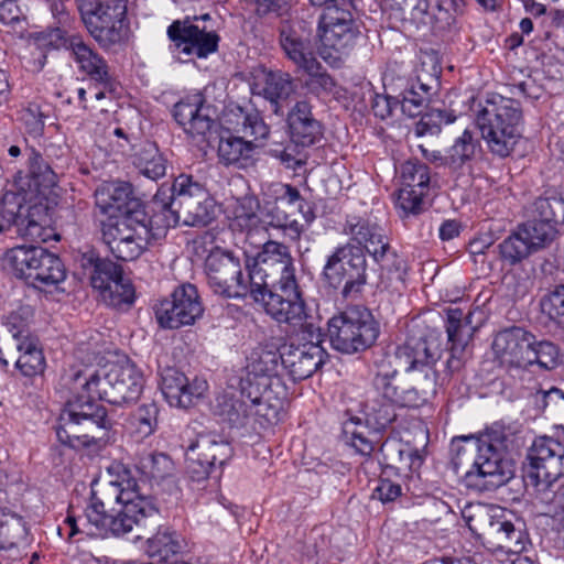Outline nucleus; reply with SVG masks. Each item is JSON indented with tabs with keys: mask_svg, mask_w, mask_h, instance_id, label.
<instances>
[{
	"mask_svg": "<svg viewBox=\"0 0 564 564\" xmlns=\"http://www.w3.org/2000/svg\"><path fill=\"white\" fill-rule=\"evenodd\" d=\"M73 397L59 414L56 435L70 447L88 446L111 427V420L98 400L116 405L135 402L144 388L142 371L129 359L98 371L73 373L68 382Z\"/></svg>",
	"mask_w": 564,
	"mask_h": 564,
	"instance_id": "f257e3e1",
	"label": "nucleus"
},
{
	"mask_svg": "<svg viewBox=\"0 0 564 564\" xmlns=\"http://www.w3.org/2000/svg\"><path fill=\"white\" fill-rule=\"evenodd\" d=\"M110 479L91 488V497L85 509V522L79 528L77 519L67 516L64 524L70 540L78 533L106 538L123 535L137 528L142 531L148 521L158 517L153 499L142 492V487L131 470L121 464L108 469Z\"/></svg>",
	"mask_w": 564,
	"mask_h": 564,
	"instance_id": "f03ea898",
	"label": "nucleus"
},
{
	"mask_svg": "<svg viewBox=\"0 0 564 564\" xmlns=\"http://www.w3.org/2000/svg\"><path fill=\"white\" fill-rule=\"evenodd\" d=\"M246 270L253 285V301L261 303L268 315L274 321H299L305 304L286 246L267 241Z\"/></svg>",
	"mask_w": 564,
	"mask_h": 564,
	"instance_id": "7ed1b4c3",
	"label": "nucleus"
},
{
	"mask_svg": "<svg viewBox=\"0 0 564 564\" xmlns=\"http://www.w3.org/2000/svg\"><path fill=\"white\" fill-rule=\"evenodd\" d=\"M152 208L159 236H165L180 223L200 227L210 224L215 217V204L207 189L187 174L178 175L171 188L161 187L154 195Z\"/></svg>",
	"mask_w": 564,
	"mask_h": 564,
	"instance_id": "20e7f679",
	"label": "nucleus"
},
{
	"mask_svg": "<svg viewBox=\"0 0 564 564\" xmlns=\"http://www.w3.org/2000/svg\"><path fill=\"white\" fill-rule=\"evenodd\" d=\"M507 437L500 430H491L478 438H464L458 447L455 465L469 466L465 473L468 487L494 490L508 482L514 466L505 457Z\"/></svg>",
	"mask_w": 564,
	"mask_h": 564,
	"instance_id": "39448f33",
	"label": "nucleus"
},
{
	"mask_svg": "<svg viewBox=\"0 0 564 564\" xmlns=\"http://www.w3.org/2000/svg\"><path fill=\"white\" fill-rule=\"evenodd\" d=\"M56 183L57 176L51 166L37 151L30 149L26 172L19 171L15 176V184L23 197L14 193H6L0 199V232L14 227L17 235L21 237L30 239L39 237L41 226L23 214L22 200L46 197Z\"/></svg>",
	"mask_w": 564,
	"mask_h": 564,
	"instance_id": "423d86ee",
	"label": "nucleus"
},
{
	"mask_svg": "<svg viewBox=\"0 0 564 564\" xmlns=\"http://www.w3.org/2000/svg\"><path fill=\"white\" fill-rule=\"evenodd\" d=\"M276 322L297 329L296 335L281 347L282 368L288 370L294 381L311 377L328 357L322 347L323 333L318 318L303 306L299 321Z\"/></svg>",
	"mask_w": 564,
	"mask_h": 564,
	"instance_id": "0eeeda50",
	"label": "nucleus"
},
{
	"mask_svg": "<svg viewBox=\"0 0 564 564\" xmlns=\"http://www.w3.org/2000/svg\"><path fill=\"white\" fill-rule=\"evenodd\" d=\"M440 358L438 347L422 362L414 373L416 384L399 391L394 388V395L384 400L379 398H367L364 403V411L368 422H372L379 429L387 427L395 420V405L405 408H419L429 402L436 393V371L434 365Z\"/></svg>",
	"mask_w": 564,
	"mask_h": 564,
	"instance_id": "6e6552de",
	"label": "nucleus"
},
{
	"mask_svg": "<svg viewBox=\"0 0 564 564\" xmlns=\"http://www.w3.org/2000/svg\"><path fill=\"white\" fill-rule=\"evenodd\" d=\"M476 121L492 154L506 158L513 151L521 134L522 111L519 101L495 96L486 101Z\"/></svg>",
	"mask_w": 564,
	"mask_h": 564,
	"instance_id": "1a4fd4ad",
	"label": "nucleus"
},
{
	"mask_svg": "<svg viewBox=\"0 0 564 564\" xmlns=\"http://www.w3.org/2000/svg\"><path fill=\"white\" fill-rule=\"evenodd\" d=\"M148 218L147 214L140 210L128 212L116 220H107L102 224V240L112 256L122 261L138 259L152 241L160 240L165 236L156 235L154 224V210Z\"/></svg>",
	"mask_w": 564,
	"mask_h": 564,
	"instance_id": "9d476101",
	"label": "nucleus"
},
{
	"mask_svg": "<svg viewBox=\"0 0 564 564\" xmlns=\"http://www.w3.org/2000/svg\"><path fill=\"white\" fill-rule=\"evenodd\" d=\"M434 343L424 337L409 338L392 352L383 354L375 361L372 390L367 398L384 400L387 397H393L397 387L393 381L399 371L415 372L422 362H426L427 357L434 351Z\"/></svg>",
	"mask_w": 564,
	"mask_h": 564,
	"instance_id": "9b49d317",
	"label": "nucleus"
},
{
	"mask_svg": "<svg viewBox=\"0 0 564 564\" xmlns=\"http://www.w3.org/2000/svg\"><path fill=\"white\" fill-rule=\"evenodd\" d=\"M380 334L372 313L360 305H351L327 322V336L334 349L356 354L370 348Z\"/></svg>",
	"mask_w": 564,
	"mask_h": 564,
	"instance_id": "f8f14e48",
	"label": "nucleus"
},
{
	"mask_svg": "<svg viewBox=\"0 0 564 564\" xmlns=\"http://www.w3.org/2000/svg\"><path fill=\"white\" fill-rule=\"evenodd\" d=\"M77 4L86 29L101 47L126 39V0H77Z\"/></svg>",
	"mask_w": 564,
	"mask_h": 564,
	"instance_id": "ddd939ff",
	"label": "nucleus"
},
{
	"mask_svg": "<svg viewBox=\"0 0 564 564\" xmlns=\"http://www.w3.org/2000/svg\"><path fill=\"white\" fill-rule=\"evenodd\" d=\"M383 84L402 97L399 100L402 112L409 117H416L427 108L438 79L423 67L415 69L412 76L403 64L393 63L383 74Z\"/></svg>",
	"mask_w": 564,
	"mask_h": 564,
	"instance_id": "4468645a",
	"label": "nucleus"
},
{
	"mask_svg": "<svg viewBox=\"0 0 564 564\" xmlns=\"http://www.w3.org/2000/svg\"><path fill=\"white\" fill-rule=\"evenodd\" d=\"M207 284L213 293L226 299H253V285L234 252L214 248L205 259Z\"/></svg>",
	"mask_w": 564,
	"mask_h": 564,
	"instance_id": "2eb2a0df",
	"label": "nucleus"
},
{
	"mask_svg": "<svg viewBox=\"0 0 564 564\" xmlns=\"http://www.w3.org/2000/svg\"><path fill=\"white\" fill-rule=\"evenodd\" d=\"M322 275L335 289L344 283L341 293L345 297L358 292L367 282L365 251L350 242L336 247L327 257Z\"/></svg>",
	"mask_w": 564,
	"mask_h": 564,
	"instance_id": "dca6fc26",
	"label": "nucleus"
},
{
	"mask_svg": "<svg viewBox=\"0 0 564 564\" xmlns=\"http://www.w3.org/2000/svg\"><path fill=\"white\" fill-rule=\"evenodd\" d=\"M344 231L357 243V247L366 250L382 270L394 269L398 279H402L404 262L391 249L384 229L377 221L370 218L349 217L344 226Z\"/></svg>",
	"mask_w": 564,
	"mask_h": 564,
	"instance_id": "f3484780",
	"label": "nucleus"
},
{
	"mask_svg": "<svg viewBox=\"0 0 564 564\" xmlns=\"http://www.w3.org/2000/svg\"><path fill=\"white\" fill-rule=\"evenodd\" d=\"M198 17L173 21L166 30L171 42L169 50L178 59L206 58L218 48L219 36L215 31H207L198 25Z\"/></svg>",
	"mask_w": 564,
	"mask_h": 564,
	"instance_id": "a211bd4d",
	"label": "nucleus"
},
{
	"mask_svg": "<svg viewBox=\"0 0 564 564\" xmlns=\"http://www.w3.org/2000/svg\"><path fill=\"white\" fill-rule=\"evenodd\" d=\"M230 456L228 442L215 433H200L185 451L188 477L199 484L208 478L216 464L223 466Z\"/></svg>",
	"mask_w": 564,
	"mask_h": 564,
	"instance_id": "6ab92c4d",
	"label": "nucleus"
},
{
	"mask_svg": "<svg viewBox=\"0 0 564 564\" xmlns=\"http://www.w3.org/2000/svg\"><path fill=\"white\" fill-rule=\"evenodd\" d=\"M204 312L203 304L194 284L177 286L170 299L160 302L155 308V317L163 328L177 329L193 325Z\"/></svg>",
	"mask_w": 564,
	"mask_h": 564,
	"instance_id": "aec40b11",
	"label": "nucleus"
},
{
	"mask_svg": "<svg viewBox=\"0 0 564 564\" xmlns=\"http://www.w3.org/2000/svg\"><path fill=\"white\" fill-rule=\"evenodd\" d=\"M50 44L58 48L61 46L70 51L79 69L85 73L91 80L108 85L110 83V74L107 62L93 48L85 43L79 35H66L61 29H54L50 32Z\"/></svg>",
	"mask_w": 564,
	"mask_h": 564,
	"instance_id": "412c9836",
	"label": "nucleus"
},
{
	"mask_svg": "<svg viewBox=\"0 0 564 564\" xmlns=\"http://www.w3.org/2000/svg\"><path fill=\"white\" fill-rule=\"evenodd\" d=\"M400 180L398 206L406 216L420 214L430 184L429 166L419 161H406L400 167Z\"/></svg>",
	"mask_w": 564,
	"mask_h": 564,
	"instance_id": "4be33fe9",
	"label": "nucleus"
},
{
	"mask_svg": "<svg viewBox=\"0 0 564 564\" xmlns=\"http://www.w3.org/2000/svg\"><path fill=\"white\" fill-rule=\"evenodd\" d=\"M173 116L185 133L202 140H205L215 124V110L202 94L188 95L177 101Z\"/></svg>",
	"mask_w": 564,
	"mask_h": 564,
	"instance_id": "5701e85b",
	"label": "nucleus"
},
{
	"mask_svg": "<svg viewBox=\"0 0 564 564\" xmlns=\"http://www.w3.org/2000/svg\"><path fill=\"white\" fill-rule=\"evenodd\" d=\"M11 360L15 369L26 378L41 376L46 368V360L37 338H21L0 345V364L8 367Z\"/></svg>",
	"mask_w": 564,
	"mask_h": 564,
	"instance_id": "b1692460",
	"label": "nucleus"
},
{
	"mask_svg": "<svg viewBox=\"0 0 564 564\" xmlns=\"http://www.w3.org/2000/svg\"><path fill=\"white\" fill-rule=\"evenodd\" d=\"M528 460L525 474L561 478L564 476V444L551 436H539L528 451Z\"/></svg>",
	"mask_w": 564,
	"mask_h": 564,
	"instance_id": "393cba45",
	"label": "nucleus"
},
{
	"mask_svg": "<svg viewBox=\"0 0 564 564\" xmlns=\"http://www.w3.org/2000/svg\"><path fill=\"white\" fill-rule=\"evenodd\" d=\"M534 335L527 329L512 326L497 333L492 349L500 362L514 368H528Z\"/></svg>",
	"mask_w": 564,
	"mask_h": 564,
	"instance_id": "a878e982",
	"label": "nucleus"
},
{
	"mask_svg": "<svg viewBox=\"0 0 564 564\" xmlns=\"http://www.w3.org/2000/svg\"><path fill=\"white\" fill-rule=\"evenodd\" d=\"M207 388L206 380L194 378L189 381L175 368H166L161 375V391L171 406L188 409L204 395Z\"/></svg>",
	"mask_w": 564,
	"mask_h": 564,
	"instance_id": "bb28decb",
	"label": "nucleus"
},
{
	"mask_svg": "<svg viewBox=\"0 0 564 564\" xmlns=\"http://www.w3.org/2000/svg\"><path fill=\"white\" fill-rule=\"evenodd\" d=\"M282 367L281 349L253 350L247 359L245 375L240 379V387L257 388L258 390L269 389L272 380L278 377Z\"/></svg>",
	"mask_w": 564,
	"mask_h": 564,
	"instance_id": "cd10ccee",
	"label": "nucleus"
},
{
	"mask_svg": "<svg viewBox=\"0 0 564 564\" xmlns=\"http://www.w3.org/2000/svg\"><path fill=\"white\" fill-rule=\"evenodd\" d=\"M280 45L285 56L302 70L316 67L311 36L301 26L284 22L280 26Z\"/></svg>",
	"mask_w": 564,
	"mask_h": 564,
	"instance_id": "c85d7f7f",
	"label": "nucleus"
},
{
	"mask_svg": "<svg viewBox=\"0 0 564 564\" xmlns=\"http://www.w3.org/2000/svg\"><path fill=\"white\" fill-rule=\"evenodd\" d=\"M359 34L357 23H343L341 26L318 30L322 44L319 48L321 57L330 66H339L343 56L354 48Z\"/></svg>",
	"mask_w": 564,
	"mask_h": 564,
	"instance_id": "c756f323",
	"label": "nucleus"
},
{
	"mask_svg": "<svg viewBox=\"0 0 564 564\" xmlns=\"http://www.w3.org/2000/svg\"><path fill=\"white\" fill-rule=\"evenodd\" d=\"M470 322L464 317V313L459 308H452L447 311L446 318V333L449 343V358L447 360V368L449 371L458 370L465 359L466 347L473 337Z\"/></svg>",
	"mask_w": 564,
	"mask_h": 564,
	"instance_id": "7c9ffc66",
	"label": "nucleus"
},
{
	"mask_svg": "<svg viewBox=\"0 0 564 564\" xmlns=\"http://www.w3.org/2000/svg\"><path fill=\"white\" fill-rule=\"evenodd\" d=\"M252 89L269 100L273 112L279 115L282 113L280 102L295 91V85L289 73L263 68L254 76Z\"/></svg>",
	"mask_w": 564,
	"mask_h": 564,
	"instance_id": "2f4dec72",
	"label": "nucleus"
},
{
	"mask_svg": "<svg viewBox=\"0 0 564 564\" xmlns=\"http://www.w3.org/2000/svg\"><path fill=\"white\" fill-rule=\"evenodd\" d=\"M288 123L291 139L302 147H311L323 137L319 121L312 115V107L307 101H297L288 113Z\"/></svg>",
	"mask_w": 564,
	"mask_h": 564,
	"instance_id": "473e14b6",
	"label": "nucleus"
},
{
	"mask_svg": "<svg viewBox=\"0 0 564 564\" xmlns=\"http://www.w3.org/2000/svg\"><path fill=\"white\" fill-rule=\"evenodd\" d=\"M242 397L249 399L250 406V429L253 431L267 429L279 421L282 409L281 402L270 400V391L258 390L257 388L241 387Z\"/></svg>",
	"mask_w": 564,
	"mask_h": 564,
	"instance_id": "72a5a7b5",
	"label": "nucleus"
},
{
	"mask_svg": "<svg viewBox=\"0 0 564 564\" xmlns=\"http://www.w3.org/2000/svg\"><path fill=\"white\" fill-rule=\"evenodd\" d=\"M558 478L539 477L535 475L525 474L524 480L527 487L532 486L533 503L542 506L545 509L542 513H557L560 510L564 511V482L554 490V485Z\"/></svg>",
	"mask_w": 564,
	"mask_h": 564,
	"instance_id": "f704fd0d",
	"label": "nucleus"
},
{
	"mask_svg": "<svg viewBox=\"0 0 564 564\" xmlns=\"http://www.w3.org/2000/svg\"><path fill=\"white\" fill-rule=\"evenodd\" d=\"M44 250V248L39 246L14 247L4 253L2 265L14 276L30 283Z\"/></svg>",
	"mask_w": 564,
	"mask_h": 564,
	"instance_id": "c9c22d12",
	"label": "nucleus"
},
{
	"mask_svg": "<svg viewBox=\"0 0 564 564\" xmlns=\"http://www.w3.org/2000/svg\"><path fill=\"white\" fill-rule=\"evenodd\" d=\"M260 203L257 197L246 195L234 202L229 209V227L232 231L245 232L248 236L260 224Z\"/></svg>",
	"mask_w": 564,
	"mask_h": 564,
	"instance_id": "e433bc0d",
	"label": "nucleus"
},
{
	"mask_svg": "<svg viewBox=\"0 0 564 564\" xmlns=\"http://www.w3.org/2000/svg\"><path fill=\"white\" fill-rule=\"evenodd\" d=\"M251 405L240 388V397L224 394L218 398L217 412L232 427H250Z\"/></svg>",
	"mask_w": 564,
	"mask_h": 564,
	"instance_id": "4c0bfd02",
	"label": "nucleus"
},
{
	"mask_svg": "<svg viewBox=\"0 0 564 564\" xmlns=\"http://www.w3.org/2000/svg\"><path fill=\"white\" fill-rule=\"evenodd\" d=\"M488 534L494 538L501 549L519 552L522 550V531L517 529L511 520L500 514H492L488 524Z\"/></svg>",
	"mask_w": 564,
	"mask_h": 564,
	"instance_id": "58836bf2",
	"label": "nucleus"
},
{
	"mask_svg": "<svg viewBox=\"0 0 564 564\" xmlns=\"http://www.w3.org/2000/svg\"><path fill=\"white\" fill-rule=\"evenodd\" d=\"M129 189L127 186L117 184H106L95 192L96 207L101 214L108 215V220L119 218L122 207L128 198Z\"/></svg>",
	"mask_w": 564,
	"mask_h": 564,
	"instance_id": "ea45409f",
	"label": "nucleus"
},
{
	"mask_svg": "<svg viewBox=\"0 0 564 564\" xmlns=\"http://www.w3.org/2000/svg\"><path fill=\"white\" fill-rule=\"evenodd\" d=\"M66 273L61 259L45 249L29 284L42 289L63 282Z\"/></svg>",
	"mask_w": 564,
	"mask_h": 564,
	"instance_id": "a19ab883",
	"label": "nucleus"
},
{
	"mask_svg": "<svg viewBox=\"0 0 564 564\" xmlns=\"http://www.w3.org/2000/svg\"><path fill=\"white\" fill-rule=\"evenodd\" d=\"M258 144L245 140V137L221 138L218 144V156L226 165H245L251 160Z\"/></svg>",
	"mask_w": 564,
	"mask_h": 564,
	"instance_id": "79ce46f5",
	"label": "nucleus"
},
{
	"mask_svg": "<svg viewBox=\"0 0 564 564\" xmlns=\"http://www.w3.org/2000/svg\"><path fill=\"white\" fill-rule=\"evenodd\" d=\"M184 547V540L176 531L160 529L152 538L148 539L147 552L151 557L167 561L181 553Z\"/></svg>",
	"mask_w": 564,
	"mask_h": 564,
	"instance_id": "37998d69",
	"label": "nucleus"
},
{
	"mask_svg": "<svg viewBox=\"0 0 564 564\" xmlns=\"http://www.w3.org/2000/svg\"><path fill=\"white\" fill-rule=\"evenodd\" d=\"M133 163L142 175L153 181L163 177L166 172L165 159L152 143L145 144L135 154Z\"/></svg>",
	"mask_w": 564,
	"mask_h": 564,
	"instance_id": "c03bdc74",
	"label": "nucleus"
},
{
	"mask_svg": "<svg viewBox=\"0 0 564 564\" xmlns=\"http://www.w3.org/2000/svg\"><path fill=\"white\" fill-rule=\"evenodd\" d=\"M533 214L536 219L554 226L564 224V193H551L536 198L533 203Z\"/></svg>",
	"mask_w": 564,
	"mask_h": 564,
	"instance_id": "a18cd8bd",
	"label": "nucleus"
},
{
	"mask_svg": "<svg viewBox=\"0 0 564 564\" xmlns=\"http://www.w3.org/2000/svg\"><path fill=\"white\" fill-rule=\"evenodd\" d=\"M479 148L478 141L469 130L455 139L454 144L446 152V163L454 169L462 167L465 163L471 161Z\"/></svg>",
	"mask_w": 564,
	"mask_h": 564,
	"instance_id": "49530a36",
	"label": "nucleus"
},
{
	"mask_svg": "<svg viewBox=\"0 0 564 564\" xmlns=\"http://www.w3.org/2000/svg\"><path fill=\"white\" fill-rule=\"evenodd\" d=\"M519 227L533 252L547 247L557 234L554 225L536 218Z\"/></svg>",
	"mask_w": 564,
	"mask_h": 564,
	"instance_id": "de8ad7c7",
	"label": "nucleus"
},
{
	"mask_svg": "<svg viewBox=\"0 0 564 564\" xmlns=\"http://www.w3.org/2000/svg\"><path fill=\"white\" fill-rule=\"evenodd\" d=\"M352 2L349 0H336L324 8L319 17L318 30L345 24H356L352 12Z\"/></svg>",
	"mask_w": 564,
	"mask_h": 564,
	"instance_id": "09e8293b",
	"label": "nucleus"
},
{
	"mask_svg": "<svg viewBox=\"0 0 564 564\" xmlns=\"http://www.w3.org/2000/svg\"><path fill=\"white\" fill-rule=\"evenodd\" d=\"M101 300L109 306L118 307L131 304L134 300V289L130 280L121 273L111 284L99 291Z\"/></svg>",
	"mask_w": 564,
	"mask_h": 564,
	"instance_id": "8fccbe9b",
	"label": "nucleus"
},
{
	"mask_svg": "<svg viewBox=\"0 0 564 564\" xmlns=\"http://www.w3.org/2000/svg\"><path fill=\"white\" fill-rule=\"evenodd\" d=\"M366 427L360 419H350L343 423V437L346 444L362 456H370L375 449L373 443L365 435Z\"/></svg>",
	"mask_w": 564,
	"mask_h": 564,
	"instance_id": "3c124183",
	"label": "nucleus"
},
{
	"mask_svg": "<svg viewBox=\"0 0 564 564\" xmlns=\"http://www.w3.org/2000/svg\"><path fill=\"white\" fill-rule=\"evenodd\" d=\"M381 452L386 459L400 464L403 468L412 469L419 466L422 460L416 449L412 448L409 444L397 441L384 442L381 446Z\"/></svg>",
	"mask_w": 564,
	"mask_h": 564,
	"instance_id": "603ef678",
	"label": "nucleus"
},
{
	"mask_svg": "<svg viewBox=\"0 0 564 564\" xmlns=\"http://www.w3.org/2000/svg\"><path fill=\"white\" fill-rule=\"evenodd\" d=\"M33 310L29 305L19 306L15 311L10 312L4 317V326L11 334L6 341H15L21 338H34L29 333V325L33 318Z\"/></svg>",
	"mask_w": 564,
	"mask_h": 564,
	"instance_id": "864d4df0",
	"label": "nucleus"
},
{
	"mask_svg": "<svg viewBox=\"0 0 564 564\" xmlns=\"http://www.w3.org/2000/svg\"><path fill=\"white\" fill-rule=\"evenodd\" d=\"M498 248L502 260L510 264H516L533 253L520 227L499 243Z\"/></svg>",
	"mask_w": 564,
	"mask_h": 564,
	"instance_id": "5fc2aeb1",
	"label": "nucleus"
},
{
	"mask_svg": "<svg viewBox=\"0 0 564 564\" xmlns=\"http://www.w3.org/2000/svg\"><path fill=\"white\" fill-rule=\"evenodd\" d=\"M421 119L414 127V134L416 137L424 135H436L440 133L443 124H448L455 121V116L448 113L445 110L431 108L427 112H424Z\"/></svg>",
	"mask_w": 564,
	"mask_h": 564,
	"instance_id": "6e6d98bb",
	"label": "nucleus"
},
{
	"mask_svg": "<svg viewBox=\"0 0 564 564\" xmlns=\"http://www.w3.org/2000/svg\"><path fill=\"white\" fill-rule=\"evenodd\" d=\"M540 306L551 322L564 329V284H557L544 294Z\"/></svg>",
	"mask_w": 564,
	"mask_h": 564,
	"instance_id": "4d7b16f0",
	"label": "nucleus"
},
{
	"mask_svg": "<svg viewBox=\"0 0 564 564\" xmlns=\"http://www.w3.org/2000/svg\"><path fill=\"white\" fill-rule=\"evenodd\" d=\"M560 349L550 340H536L531 346L529 355V366L538 365L539 367L551 370L558 365Z\"/></svg>",
	"mask_w": 564,
	"mask_h": 564,
	"instance_id": "13d9d810",
	"label": "nucleus"
},
{
	"mask_svg": "<svg viewBox=\"0 0 564 564\" xmlns=\"http://www.w3.org/2000/svg\"><path fill=\"white\" fill-rule=\"evenodd\" d=\"M316 67L313 70H304L307 74L305 87L310 93L316 96L332 95L337 93V83L326 72L322 70V65L316 59Z\"/></svg>",
	"mask_w": 564,
	"mask_h": 564,
	"instance_id": "bf43d9fd",
	"label": "nucleus"
},
{
	"mask_svg": "<svg viewBox=\"0 0 564 564\" xmlns=\"http://www.w3.org/2000/svg\"><path fill=\"white\" fill-rule=\"evenodd\" d=\"M121 273V265L108 259H96L90 275L91 286L99 292L101 289H105L106 285L111 284L112 281L118 279Z\"/></svg>",
	"mask_w": 564,
	"mask_h": 564,
	"instance_id": "052dcab7",
	"label": "nucleus"
},
{
	"mask_svg": "<svg viewBox=\"0 0 564 564\" xmlns=\"http://www.w3.org/2000/svg\"><path fill=\"white\" fill-rule=\"evenodd\" d=\"M159 409L154 403L138 408L132 416V425L141 437L151 435L158 427Z\"/></svg>",
	"mask_w": 564,
	"mask_h": 564,
	"instance_id": "680f3d73",
	"label": "nucleus"
},
{
	"mask_svg": "<svg viewBox=\"0 0 564 564\" xmlns=\"http://www.w3.org/2000/svg\"><path fill=\"white\" fill-rule=\"evenodd\" d=\"M270 218L268 225L281 229L284 235L291 240L300 239L302 232L304 231L303 226L295 219H291L290 216L280 210L279 207H274L269 214Z\"/></svg>",
	"mask_w": 564,
	"mask_h": 564,
	"instance_id": "e2e57ef3",
	"label": "nucleus"
},
{
	"mask_svg": "<svg viewBox=\"0 0 564 564\" xmlns=\"http://www.w3.org/2000/svg\"><path fill=\"white\" fill-rule=\"evenodd\" d=\"M240 110V117L242 118L241 121V131L243 133V137H251L253 138L251 141L258 142L263 141L269 137L270 130L269 127L265 124L263 119L260 117L259 113H245L241 109Z\"/></svg>",
	"mask_w": 564,
	"mask_h": 564,
	"instance_id": "0e129e2a",
	"label": "nucleus"
},
{
	"mask_svg": "<svg viewBox=\"0 0 564 564\" xmlns=\"http://www.w3.org/2000/svg\"><path fill=\"white\" fill-rule=\"evenodd\" d=\"M535 404L555 417L564 410V392L555 387L539 391L535 394Z\"/></svg>",
	"mask_w": 564,
	"mask_h": 564,
	"instance_id": "69168bd1",
	"label": "nucleus"
},
{
	"mask_svg": "<svg viewBox=\"0 0 564 564\" xmlns=\"http://www.w3.org/2000/svg\"><path fill=\"white\" fill-rule=\"evenodd\" d=\"M462 516L469 530L473 533L479 534L484 524H489L492 514L479 503H469L462 510Z\"/></svg>",
	"mask_w": 564,
	"mask_h": 564,
	"instance_id": "338daca9",
	"label": "nucleus"
},
{
	"mask_svg": "<svg viewBox=\"0 0 564 564\" xmlns=\"http://www.w3.org/2000/svg\"><path fill=\"white\" fill-rule=\"evenodd\" d=\"M143 468L150 477L154 479H163L171 474L173 469V463L167 455L163 453H156L149 455L143 460Z\"/></svg>",
	"mask_w": 564,
	"mask_h": 564,
	"instance_id": "774afa93",
	"label": "nucleus"
}]
</instances>
